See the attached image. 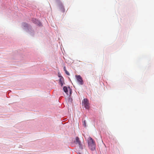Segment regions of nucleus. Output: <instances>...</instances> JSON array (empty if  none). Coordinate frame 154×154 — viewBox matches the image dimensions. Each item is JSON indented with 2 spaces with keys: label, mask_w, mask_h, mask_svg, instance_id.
<instances>
[{
  "label": "nucleus",
  "mask_w": 154,
  "mask_h": 154,
  "mask_svg": "<svg viewBox=\"0 0 154 154\" xmlns=\"http://www.w3.org/2000/svg\"><path fill=\"white\" fill-rule=\"evenodd\" d=\"M88 142L89 148L92 150L95 149V145L94 140L91 137H89L88 140Z\"/></svg>",
  "instance_id": "obj_1"
},
{
  "label": "nucleus",
  "mask_w": 154,
  "mask_h": 154,
  "mask_svg": "<svg viewBox=\"0 0 154 154\" xmlns=\"http://www.w3.org/2000/svg\"><path fill=\"white\" fill-rule=\"evenodd\" d=\"M82 105L86 109H88L89 108V104L88 100L86 98L84 99L82 101Z\"/></svg>",
  "instance_id": "obj_2"
},
{
  "label": "nucleus",
  "mask_w": 154,
  "mask_h": 154,
  "mask_svg": "<svg viewBox=\"0 0 154 154\" xmlns=\"http://www.w3.org/2000/svg\"><path fill=\"white\" fill-rule=\"evenodd\" d=\"M69 89H68L67 87L64 86L63 88V89L64 91L69 96L71 94V90L69 87H68Z\"/></svg>",
  "instance_id": "obj_3"
},
{
  "label": "nucleus",
  "mask_w": 154,
  "mask_h": 154,
  "mask_svg": "<svg viewBox=\"0 0 154 154\" xmlns=\"http://www.w3.org/2000/svg\"><path fill=\"white\" fill-rule=\"evenodd\" d=\"M74 142L76 144H79V148L81 149H82V145L81 144V142L79 140V137H77L75 138V140L74 141Z\"/></svg>",
  "instance_id": "obj_4"
},
{
  "label": "nucleus",
  "mask_w": 154,
  "mask_h": 154,
  "mask_svg": "<svg viewBox=\"0 0 154 154\" xmlns=\"http://www.w3.org/2000/svg\"><path fill=\"white\" fill-rule=\"evenodd\" d=\"M76 76L77 81L79 82V84L82 85L83 84V82L82 77L79 75H76Z\"/></svg>",
  "instance_id": "obj_5"
},
{
  "label": "nucleus",
  "mask_w": 154,
  "mask_h": 154,
  "mask_svg": "<svg viewBox=\"0 0 154 154\" xmlns=\"http://www.w3.org/2000/svg\"><path fill=\"white\" fill-rule=\"evenodd\" d=\"M32 21L35 24H37L39 25H40V23L39 22L38 20H36L35 19H32Z\"/></svg>",
  "instance_id": "obj_6"
},
{
  "label": "nucleus",
  "mask_w": 154,
  "mask_h": 154,
  "mask_svg": "<svg viewBox=\"0 0 154 154\" xmlns=\"http://www.w3.org/2000/svg\"><path fill=\"white\" fill-rule=\"evenodd\" d=\"M60 78L59 79V82L61 84V86H62L63 85L64 79L62 76H60Z\"/></svg>",
  "instance_id": "obj_7"
},
{
  "label": "nucleus",
  "mask_w": 154,
  "mask_h": 154,
  "mask_svg": "<svg viewBox=\"0 0 154 154\" xmlns=\"http://www.w3.org/2000/svg\"><path fill=\"white\" fill-rule=\"evenodd\" d=\"M60 10L61 11L63 12H64L65 11V9L63 6H61Z\"/></svg>",
  "instance_id": "obj_8"
},
{
  "label": "nucleus",
  "mask_w": 154,
  "mask_h": 154,
  "mask_svg": "<svg viewBox=\"0 0 154 154\" xmlns=\"http://www.w3.org/2000/svg\"><path fill=\"white\" fill-rule=\"evenodd\" d=\"M83 125L85 127H86V126L85 120H84L83 122Z\"/></svg>",
  "instance_id": "obj_9"
},
{
  "label": "nucleus",
  "mask_w": 154,
  "mask_h": 154,
  "mask_svg": "<svg viewBox=\"0 0 154 154\" xmlns=\"http://www.w3.org/2000/svg\"><path fill=\"white\" fill-rule=\"evenodd\" d=\"M68 75H70V74L67 71H66L65 72Z\"/></svg>",
  "instance_id": "obj_10"
},
{
  "label": "nucleus",
  "mask_w": 154,
  "mask_h": 154,
  "mask_svg": "<svg viewBox=\"0 0 154 154\" xmlns=\"http://www.w3.org/2000/svg\"><path fill=\"white\" fill-rule=\"evenodd\" d=\"M63 69L65 72L66 71H67L66 68V67L65 66H64L63 68Z\"/></svg>",
  "instance_id": "obj_11"
}]
</instances>
